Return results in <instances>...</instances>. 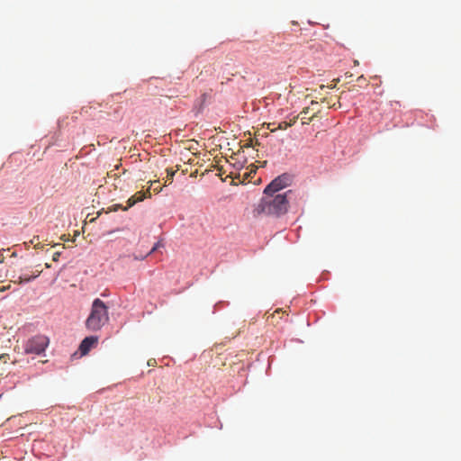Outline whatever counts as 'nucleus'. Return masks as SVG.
<instances>
[{"instance_id": "obj_1", "label": "nucleus", "mask_w": 461, "mask_h": 461, "mask_svg": "<svg viewBox=\"0 0 461 461\" xmlns=\"http://www.w3.org/2000/svg\"><path fill=\"white\" fill-rule=\"evenodd\" d=\"M265 196L260 200L257 211L258 213L267 215L280 216L288 211L289 200L293 194L292 190L282 194H264Z\"/></svg>"}, {"instance_id": "obj_5", "label": "nucleus", "mask_w": 461, "mask_h": 461, "mask_svg": "<svg viewBox=\"0 0 461 461\" xmlns=\"http://www.w3.org/2000/svg\"><path fill=\"white\" fill-rule=\"evenodd\" d=\"M98 343V337L97 336H89L86 337L79 345V351L82 356L86 355L91 348L96 347Z\"/></svg>"}, {"instance_id": "obj_14", "label": "nucleus", "mask_w": 461, "mask_h": 461, "mask_svg": "<svg viewBox=\"0 0 461 461\" xmlns=\"http://www.w3.org/2000/svg\"><path fill=\"white\" fill-rule=\"evenodd\" d=\"M9 288H10V285H8L7 286L2 285V286H0V292H4Z\"/></svg>"}, {"instance_id": "obj_6", "label": "nucleus", "mask_w": 461, "mask_h": 461, "mask_svg": "<svg viewBox=\"0 0 461 461\" xmlns=\"http://www.w3.org/2000/svg\"><path fill=\"white\" fill-rule=\"evenodd\" d=\"M147 194H149V195H150L149 190H147L146 192H142V191L137 192L135 194H133L132 196H131L128 199V201H127L128 205L126 207H124L123 210L126 211V210H128V208L133 206L135 203L143 201L147 197Z\"/></svg>"}, {"instance_id": "obj_12", "label": "nucleus", "mask_w": 461, "mask_h": 461, "mask_svg": "<svg viewBox=\"0 0 461 461\" xmlns=\"http://www.w3.org/2000/svg\"><path fill=\"white\" fill-rule=\"evenodd\" d=\"M60 255H61V252H59V251L55 252V253L53 254V256H52V260H53L54 262L59 261Z\"/></svg>"}, {"instance_id": "obj_3", "label": "nucleus", "mask_w": 461, "mask_h": 461, "mask_svg": "<svg viewBox=\"0 0 461 461\" xmlns=\"http://www.w3.org/2000/svg\"><path fill=\"white\" fill-rule=\"evenodd\" d=\"M49 345V339L46 336L38 335L30 339L25 345L24 350L27 354L41 355Z\"/></svg>"}, {"instance_id": "obj_7", "label": "nucleus", "mask_w": 461, "mask_h": 461, "mask_svg": "<svg viewBox=\"0 0 461 461\" xmlns=\"http://www.w3.org/2000/svg\"><path fill=\"white\" fill-rule=\"evenodd\" d=\"M10 357L8 354H1L0 355V376L3 375L8 369L9 362L11 364H15L16 360L10 361Z\"/></svg>"}, {"instance_id": "obj_11", "label": "nucleus", "mask_w": 461, "mask_h": 461, "mask_svg": "<svg viewBox=\"0 0 461 461\" xmlns=\"http://www.w3.org/2000/svg\"><path fill=\"white\" fill-rule=\"evenodd\" d=\"M357 82H358L360 85H367V80L363 75L357 77Z\"/></svg>"}, {"instance_id": "obj_8", "label": "nucleus", "mask_w": 461, "mask_h": 461, "mask_svg": "<svg viewBox=\"0 0 461 461\" xmlns=\"http://www.w3.org/2000/svg\"><path fill=\"white\" fill-rule=\"evenodd\" d=\"M41 270H37L36 273L33 276H19L18 280L14 281V283L23 284V282H30L31 280L38 277L41 275Z\"/></svg>"}, {"instance_id": "obj_18", "label": "nucleus", "mask_w": 461, "mask_h": 461, "mask_svg": "<svg viewBox=\"0 0 461 461\" xmlns=\"http://www.w3.org/2000/svg\"><path fill=\"white\" fill-rule=\"evenodd\" d=\"M316 104H318V103H317V102H314V101H312V106H313V105H316Z\"/></svg>"}, {"instance_id": "obj_13", "label": "nucleus", "mask_w": 461, "mask_h": 461, "mask_svg": "<svg viewBox=\"0 0 461 461\" xmlns=\"http://www.w3.org/2000/svg\"><path fill=\"white\" fill-rule=\"evenodd\" d=\"M167 180L171 181L174 176L175 172L171 169H167Z\"/></svg>"}, {"instance_id": "obj_9", "label": "nucleus", "mask_w": 461, "mask_h": 461, "mask_svg": "<svg viewBox=\"0 0 461 461\" xmlns=\"http://www.w3.org/2000/svg\"><path fill=\"white\" fill-rule=\"evenodd\" d=\"M270 125H275V123H269L267 128L271 131H276V130H286L288 127L292 126V123H288V122H281L277 124V127L275 128H270Z\"/></svg>"}, {"instance_id": "obj_16", "label": "nucleus", "mask_w": 461, "mask_h": 461, "mask_svg": "<svg viewBox=\"0 0 461 461\" xmlns=\"http://www.w3.org/2000/svg\"><path fill=\"white\" fill-rule=\"evenodd\" d=\"M158 243H157L153 248L152 249L150 250L149 254L154 252L156 249H158Z\"/></svg>"}, {"instance_id": "obj_17", "label": "nucleus", "mask_w": 461, "mask_h": 461, "mask_svg": "<svg viewBox=\"0 0 461 461\" xmlns=\"http://www.w3.org/2000/svg\"><path fill=\"white\" fill-rule=\"evenodd\" d=\"M45 267L50 268V264L46 263V264H45Z\"/></svg>"}, {"instance_id": "obj_4", "label": "nucleus", "mask_w": 461, "mask_h": 461, "mask_svg": "<svg viewBox=\"0 0 461 461\" xmlns=\"http://www.w3.org/2000/svg\"><path fill=\"white\" fill-rule=\"evenodd\" d=\"M290 181L291 178L288 175H281L276 177L274 180L271 181L269 185H267V187L264 190V194H280L279 191L288 186Z\"/></svg>"}, {"instance_id": "obj_2", "label": "nucleus", "mask_w": 461, "mask_h": 461, "mask_svg": "<svg viewBox=\"0 0 461 461\" xmlns=\"http://www.w3.org/2000/svg\"><path fill=\"white\" fill-rule=\"evenodd\" d=\"M109 321L108 307L99 298L94 300L86 327L91 331L100 330Z\"/></svg>"}, {"instance_id": "obj_10", "label": "nucleus", "mask_w": 461, "mask_h": 461, "mask_svg": "<svg viewBox=\"0 0 461 461\" xmlns=\"http://www.w3.org/2000/svg\"><path fill=\"white\" fill-rule=\"evenodd\" d=\"M310 109H311L310 107H306V108H304V109L300 113V114L298 115V116L301 118L303 124H306V123H308V122H309V121H311V120H312V117H311V118H307V114L309 113Z\"/></svg>"}, {"instance_id": "obj_15", "label": "nucleus", "mask_w": 461, "mask_h": 461, "mask_svg": "<svg viewBox=\"0 0 461 461\" xmlns=\"http://www.w3.org/2000/svg\"><path fill=\"white\" fill-rule=\"evenodd\" d=\"M299 116H295L294 117L290 122H288V123H292V126L296 122L297 119H298Z\"/></svg>"}]
</instances>
